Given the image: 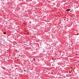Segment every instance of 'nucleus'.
<instances>
[{"instance_id": "obj_1", "label": "nucleus", "mask_w": 79, "mask_h": 79, "mask_svg": "<svg viewBox=\"0 0 79 79\" xmlns=\"http://www.w3.org/2000/svg\"><path fill=\"white\" fill-rule=\"evenodd\" d=\"M67 11H70V9H68L66 10Z\"/></svg>"}, {"instance_id": "obj_2", "label": "nucleus", "mask_w": 79, "mask_h": 79, "mask_svg": "<svg viewBox=\"0 0 79 79\" xmlns=\"http://www.w3.org/2000/svg\"><path fill=\"white\" fill-rule=\"evenodd\" d=\"M4 34H5V32H4Z\"/></svg>"}, {"instance_id": "obj_3", "label": "nucleus", "mask_w": 79, "mask_h": 79, "mask_svg": "<svg viewBox=\"0 0 79 79\" xmlns=\"http://www.w3.org/2000/svg\"><path fill=\"white\" fill-rule=\"evenodd\" d=\"M24 71H25V72H26V70H24Z\"/></svg>"}, {"instance_id": "obj_4", "label": "nucleus", "mask_w": 79, "mask_h": 79, "mask_svg": "<svg viewBox=\"0 0 79 79\" xmlns=\"http://www.w3.org/2000/svg\"><path fill=\"white\" fill-rule=\"evenodd\" d=\"M34 60V61L35 60V59Z\"/></svg>"}]
</instances>
